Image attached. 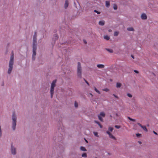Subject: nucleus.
<instances>
[{
  "mask_svg": "<svg viewBox=\"0 0 158 158\" xmlns=\"http://www.w3.org/2000/svg\"><path fill=\"white\" fill-rule=\"evenodd\" d=\"M84 80L85 81V82L87 83V84L88 85H89V83H88V82L85 79H84Z\"/></svg>",
  "mask_w": 158,
  "mask_h": 158,
  "instance_id": "nucleus-35",
  "label": "nucleus"
},
{
  "mask_svg": "<svg viewBox=\"0 0 158 158\" xmlns=\"http://www.w3.org/2000/svg\"><path fill=\"white\" fill-rule=\"evenodd\" d=\"M90 94L91 95V96H93V95L92 94H91V93H90Z\"/></svg>",
  "mask_w": 158,
  "mask_h": 158,
  "instance_id": "nucleus-45",
  "label": "nucleus"
},
{
  "mask_svg": "<svg viewBox=\"0 0 158 158\" xmlns=\"http://www.w3.org/2000/svg\"><path fill=\"white\" fill-rule=\"evenodd\" d=\"M121 85V83H117L116 84V87L117 88H120Z\"/></svg>",
  "mask_w": 158,
  "mask_h": 158,
  "instance_id": "nucleus-16",
  "label": "nucleus"
},
{
  "mask_svg": "<svg viewBox=\"0 0 158 158\" xmlns=\"http://www.w3.org/2000/svg\"><path fill=\"white\" fill-rule=\"evenodd\" d=\"M127 96H128V97H130V98L131 97H132V95H131V94H129V93H128V94H127Z\"/></svg>",
  "mask_w": 158,
  "mask_h": 158,
  "instance_id": "nucleus-33",
  "label": "nucleus"
},
{
  "mask_svg": "<svg viewBox=\"0 0 158 158\" xmlns=\"http://www.w3.org/2000/svg\"><path fill=\"white\" fill-rule=\"evenodd\" d=\"M84 42L85 44L86 43V42L85 41H84Z\"/></svg>",
  "mask_w": 158,
  "mask_h": 158,
  "instance_id": "nucleus-42",
  "label": "nucleus"
},
{
  "mask_svg": "<svg viewBox=\"0 0 158 158\" xmlns=\"http://www.w3.org/2000/svg\"><path fill=\"white\" fill-rule=\"evenodd\" d=\"M106 50L108 51L110 53H112L113 52V51L112 49H108L106 48Z\"/></svg>",
  "mask_w": 158,
  "mask_h": 158,
  "instance_id": "nucleus-17",
  "label": "nucleus"
},
{
  "mask_svg": "<svg viewBox=\"0 0 158 158\" xmlns=\"http://www.w3.org/2000/svg\"><path fill=\"white\" fill-rule=\"evenodd\" d=\"M106 6L107 7H109L110 6V4L109 2V1H106Z\"/></svg>",
  "mask_w": 158,
  "mask_h": 158,
  "instance_id": "nucleus-15",
  "label": "nucleus"
},
{
  "mask_svg": "<svg viewBox=\"0 0 158 158\" xmlns=\"http://www.w3.org/2000/svg\"><path fill=\"white\" fill-rule=\"evenodd\" d=\"M97 66L99 68H103L104 67V65L102 64H98Z\"/></svg>",
  "mask_w": 158,
  "mask_h": 158,
  "instance_id": "nucleus-12",
  "label": "nucleus"
},
{
  "mask_svg": "<svg viewBox=\"0 0 158 158\" xmlns=\"http://www.w3.org/2000/svg\"><path fill=\"white\" fill-rule=\"evenodd\" d=\"M95 122L97 123V124H98V125L101 128H102V125H101L100 124V123H99L98 121H95Z\"/></svg>",
  "mask_w": 158,
  "mask_h": 158,
  "instance_id": "nucleus-21",
  "label": "nucleus"
},
{
  "mask_svg": "<svg viewBox=\"0 0 158 158\" xmlns=\"http://www.w3.org/2000/svg\"><path fill=\"white\" fill-rule=\"evenodd\" d=\"M93 133H94V135L95 136H96V137H99V136H98V133L97 132H93Z\"/></svg>",
  "mask_w": 158,
  "mask_h": 158,
  "instance_id": "nucleus-24",
  "label": "nucleus"
},
{
  "mask_svg": "<svg viewBox=\"0 0 158 158\" xmlns=\"http://www.w3.org/2000/svg\"><path fill=\"white\" fill-rule=\"evenodd\" d=\"M69 3L68 0H65V2L64 5V7L65 9H66L68 6Z\"/></svg>",
  "mask_w": 158,
  "mask_h": 158,
  "instance_id": "nucleus-11",
  "label": "nucleus"
},
{
  "mask_svg": "<svg viewBox=\"0 0 158 158\" xmlns=\"http://www.w3.org/2000/svg\"><path fill=\"white\" fill-rule=\"evenodd\" d=\"M127 29L128 31H134V29L132 27H129L127 28Z\"/></svg>",
  "mask_w": 158,
  "mask_h": 158,
  "instance_id": "nucleus-23",
  "label": "nucleus"
},
{
  "mask_svg": "<svg viewBox=\"0 0 158 158\" xmlns=\"http://www.w3.org/2000/svg\"><path fill=\"white\" fill-rule=\"evenodd\" d=\"M16 115L15 113L14 112L12 115V128L13 130L15 129V127L16 125Z\"/></svg>",
  "mask_w": 158,
  "mask_h": 158,
  "instance_id": "nucleus-3",
  "label": "nucleus"
},
{
  "mask_svg": "<svg viewBox=\"0 0 158 158\" xmlns=\"http://www.w3.org/2000/svg\"><path fill=\"white\" fill-rule=\"evenodd\" d=\"M113 96L116 98H118V97H117V96H116V95L114 94H113Z\"/></svg>",
  "mask_w": 158,
  "mask_h": 158,
  "instance_id": "nucleus-37",
  "label": "nucleus"
},
{
  "mask_svg": "<svg viewBox=\"0 0 158 158\" xmlns=\"http://www.w3.org/2000/svg\"><path fill=\"white\" fill-rule=\"evenodd\" d=\"M109 89L107 88H105L104 89H102V90L106 92H107L109 91Z\"/></svg>",
  "mask_w": 158,
  "mask_h": 158,
  "instance_id": "nucleus-30",
  "label": "nucleus"
},
{
  "mask_svg": "<svg viewBox=\"0 0 158 158\" xmlns=\"http://www.w3.org/2000/svg\"><path fill=\"white\" fill-rule=\"evenodd\" d=\"M131 56L134 59V57L133 55H131Z\"/></svg>",
  "mask_w": 158,
  "mask_h": 158,
  "instance_id": "nucleus-40",
  "label": "nucleus"
},
{
  "mask_svg": "<svg viewBox=\"0 0 158 158\" xmlns=\"http://www.w3.org/2000/svg\"><path fill=\"white\" fill-rule=\"evenodd\" d=\"M153 132L155 134L157 135V133L156 132H155L154 131H153Z\"/></svg>",
  "mask_w": 158,
  "mask_h": 158,
  "instance_id": "nucleus-38",
  "label": "nucleus"
},
{
  "mask_svg": "<svg viewBox=\"0 0 158 158\" xmlns=\"http://www.w3.org/2000/svg\"><path fill=\"white\" fill-rule=\"evenodd\" d=\"M140 135V134H136V135L137 136H139Z\"/></svg>",
  "mask_w": 158,
  "mask_h": 158,
  "instance_id": "nucleus-39",
  "label": "nucleus"
},
{
  "mask_svg": "<svg viewBox=\"0 0 158 158\" xmlns=\"http://www.w3.org/2000/svg\"><path fill=\"white\" fill-rule=\"evenodd\" d=\"M106 133L108 134L109 135V137L114 139H115V138L114 136L113 135L111 134L109 131H106Z\"/></svg>",
  "mask_w": 158,
  "mask_h": 158,
  "instance_id": "nucleus-8",
  "label": "nucleus"
},
{
  "mask_svg": "<svg viewBox=\"0 0 158 158\" xmlns=\"http://www.w3.org/2000/svg\"><path fill=\"white\" fill-rule=\"evenodd\" d=\"M99 24L100 25L103 26L104 24V21H100L99 22Z\"/></svg>",
  "mask_w": 158,
  "mask_h": 158,
  "instance_id": "nucleus-13",
  "label": "nucleus"
},
{
  "mask_svg": "<svg viewBox=\"0 0 158 158\" xmlns=\"http://www.w3.org/2000/svg\"><path fill=\"white\" fill-rule=\"evenodd\" d=\"M113 130V127H109L108 128V131H110L111 132Z\"/></svg>",
  "mask_w": 158,
  "mask_h": 158,
  "instance_id": "nucleus-22",
  "label": "nucleus"
},
{
  "mask_svg": "<svg viewBox=\"0 0 158 158\" xmlns=\"http://www.w3.org/2000/svg\"><path fill=\"white\" fill-rule=\"evenodd\" d=\"M116 115L117 116H118V114H116Z\"/></svg>",
  "mask_w": 158,
  "mask_h": 158,
  "instance_id": "nucleus-44",
  "label": "nucleus"
},
{
  "mask_svg": "<svg viewBox=\"0 0 158 158\" xmlns=\"http://www.w3.org/2000/svg\"><path fill=\"white\" fill-rule=\"evenodd\" d=\"M118 32H117V31L115 32L114 33V35L115 36H117L118 35Z\"/></svg>",
  "mask_w": 158,
  "mask_h": 158,
  "instance_id": "nucleus-29",
  "label": "nucleus"
},
{
  "mask_svg": "<svg viewBox=\"0 0 158 158\" xmlns=\"http://www.w3.org/2000/svg\"><path fill=\"white\" fill-rule=\"evenodd\" d=\"M105 116V113L103 112H101L100 114L98 115V117L99 119L102 122L103 121V119L102 117H104Z\"/></svg>",
  "mask_w": 158,
  "mask_h": 158,
  "instance_id": "nucleus-6",
  "label": "nucleus"
},
{
  "mask_svg": "<svg viewBox=\"0 0 158 158\" xmlns=\"http://www.w3.org/2000/svg\"><path fill=\"white\" fill-rule=\"evenodd\" d=\"M134 72L135 73H139L138 71L136 70H134Z\"/></svg>",
  "mask_w": 158,
  "mask_h": 158,
  "instance_id": "nucleus-36",
  "label": "nucleus"
},
{
  "mask_svg": "<svg viewBox=\"0 0 158 158\" xmlns=\"http://www.w3.org/2000/svg\"><path fill=\"white\" fill-rule=\"evenodd\" d=\"M104 39L106 40H108L110 39V37H109V36L107 35L104 36Z\"/></svg>",
  "mask_w": 158,
  "mask_h": 158,
  "instance_id": "nucleus-18",
  "label": "nucleus"
},
{
  "mask_svg": "<svg viewBox=\"0 0 158 158\" xmlns=\"http://www.w3.org/2000/svg\"><path fill=\"white\" fill-rule=\"evenodd\" d=\"M94 89L96 92L99 94H101L100 92L95 87L94 88Z\"/></svg>",
  "mask_w": 158,
  "mask_h": 158,
  "instance_id": "nucleus-19",
  "label": "nucleus"
},
{
  "mask_svg": "<svg viewBox=\"0 0 158 158\" xmlns=\"http://www.w3.org/2000/svg\"><path fill=\"white\" fill-rule=\"evenodd\" d=\"M115 127L117 129H119L120 128V126H119L115 125Z\"/></svg>",
  "mask_w": 158,
  "mask_h": 158,
  "instance_id": "nucleus-32",
  "label": "nucleus"
},
{
  "mask_svg": "<svg viewBox=\"0 0 158 158\" xmlns=\"http://www.w3.org/2000/svg\"><path fill=\"white\" fill-rule=\"evenodd\" d=\"M36 33L35 32L33 36V55L32 60H34L35 59V56L36 55Z\"/></svg>",
  "mask_w": 158,
  "mask_h": 158,
  "instance_id": "nucleus-1",
  "label": "nucleus"
},
{
  "mask_svg": "<svg viewBox=\"0 0 158 158\" xmlns=\"http://www.w3.org/2000/svg\"><path fill=\"white\" fill-rule=\"evenodd\" d=\"M11 150L12 154L15 155L16 154V149L12 145H11Z\"/></svg>",
  "mask_w": 158,
  "mask_h": 158,
  "instance_id": "nucleus-7",
  "label": "nucleus"
},
{
  "mask_svg": "<svg viewBox=\"0 0 158 158\" xmlns=\"http://www.w3.org/2000/svg\"><path fill=\"white\" fill-rule=\"evenodd\" d=\"M128 118L130 121H135V119H133L131 118H130L129 117H128Z\"/></svg>",
  "mask_w": 158,
  "mask_h": 158,
  "instance_id": "nucleus-25",
  "label": "nucleus"
},
{
  "mask_svg": "<svg viewBox=\"0 0 158 158\" xmlns=\"http://www.w3.org/2000/svg\"><path fill=\"white\" fill-rule=\"evenodd\" d=\"M80 149L81 150L83 151H86V150L85 148L83 147H81L80 148Z\"/></svg>",
  "mask_w": 158,
  "mask_h": 158,
  "instance_id": "nucleus-20",
  "label": "nucleus"
},
{
  "mask_svg": "<svg viewBox=\"0 0 158 158\" xmlns=\"http://www.w3.org/2000/svg\"><path fill=\"white\" fill-rule=\"evenodd\" d=\"M109 32H110V31H111V30H109Z\"/></svg>",
  "mask_w": 158,
  "mask_h": 158,
  "instance_id": "nucleus-43",
  "label": "nucleus"
},
{
  "mask_svg": "<svg viewBox=\"0 0 158 158\" xmlns=\"http://www.w3.org/2000/svg\"><path fill=\"white\" fill-rule=\"evenodd\" d=\"M58 35L57 34H55L54 35V37L53 38V39H54L55 40H56L58 39Z\"/></svg>",
  "mask_w": 158,
  "mask_h": 158,
  "instance_id": "nucleus-14",
  "label": "nucleus"
},
{
  "mask_svg": "<svg viewBox=\"0 0 158 158\" xmlns=\"http://www.w3.org/2000/svg\"><path fill=\"white\" fill-rule=\"evenodd\" d=\"M85 139V142H87V143H88V141H87L86 139Z\"/></svg>",
  "mask_w": 158,
  "mask_h": 158,
  "instance_id": "nucleus-41",
  "label": "nucleus"
},
{
  "mask_svg": "<svg viewBox=\"0 0 158 158\" xmlns=\"http://www.w3.org/2000/svg\"><path fill=\"white\" fill-rule=\"evenodd\" d=\"M82 156L83 157H87V155L86 153H83L82 155Z\"/></svg>",
  "mask_w": 158,
  "mask_h": 158,
  "instance_id": "nucleus-26",
  "label": "nucleus"
},
{
  "mask_svg": "<svg viewBox=\"0 0 158 158\" xmlns=\"http://www.w3.org/2000/svg\"><path fill=\"white\" fill-rule=\"evenodd\" d=\"M139 143H141V142H139Z\"/></svg>",
  "mask_w": 158,
  "mask_h": 158,
  "instance_id": "nucleus-46",
  "label": "nucleus"
},
{
  "mask_svg": "<svg viewBox=\"0 0 158 158\" xmlns=\"http://www.w3.org/2000/svg\"><path fill=\"white\" fill-rule=\"evenodd\" d=\"M77 75L78 77L81 78V64L79 62L78 63L77 68Z\"/></svg>",
  "mask_w": 158,
  "mask_h": 158,
  "instance_id": "nucleus-5",
  "label": "nucleus"
},
{
  "mask_svg": "<svg viewBox=\"0 0 158 158\" xmlns=\"http://www.w3.org/2000/svg\"><path fill=\"white\" fill-rule=\"evenodd\" d=\"M56 81V80H54L52 82L51 87L50 93L51 95V98H52L54 94V88L55 86Z\"/></svg>",
  "mask_w": 158,
  "mask_h": 158,
  "instance_id": "nucleus-4",
  "label": "nucleus"
},
{
  "mask_svg": "<svg viewBox=\"0 0 158 158\" xmlns=\"http://www.w3.org/2000/svg\"><path fill=\"white\" fill-rule=\"evenodd\" d=\"M94 11L96 13H97V14H100V12L97 10H94Z\"/></svg>",
  "mask_w": 158,
  "mask_h": 158,
  "instance_id": "nucleus-34",
  "label": "nucleus"
},
{
  "mask_svg": "<svg viewBox=\"0 0 158 158\" xmlns=\"http://www.w3.org/2000/svg\"><path fill=\"white\" fill-rule=\"evenodd\" d=\"M137 124L140 126L143 129V130L146 131H147L148 130L145 126H143L141 125V124L139 123H138Z\"/></svg>",
  "mask_w": 158,
  "mask_h": 158,
  "instance_id": "nucleus-9",
  "label": "nucleus"
},
{
  "mask_svg": "<svg viewBox=\"0 0 158 158\" xmlns=\"http://www.w3.org/2000/svg\"><path fill=\"white\" fill-rule=\"evenodd\" d=\"M14 63V53L12 52L11 54L10 60L9 63V68L8 69V73L10 74L11 73L13 69V66Z\"/></svg>",
  "mask_w": 158,
  "mask_h": 158,
  "instance_id": "nucleus-2",
  "label": "nucleus"
},
{
  "mask_svg": "<svg viewBox=\"0 0 158 158\" xmlns=\"http://www.w3.org/2000/svg\"><path fill=\"white\" fill-rule=\"evenodd\" d=\"M113 8L114 10H116L117 8V6L115 5H114Z\"/></svg>",
  "mask_w": 158,
  "mask_h": 158,
  "instance_id": "nucleus-28",
  "label": "nucleus"
},
{
  "mask_svg": "<svg viewBox=\"0 0 158 158\" xmlns=\"http://www.w3.org/2000/svg\"><path fill=\"white\" fill-rule=\"evenodd\" d=\"M74 105H75V106L76 107H78V104L76 101H75V102Z\"/></svg>",
  "mask_w": 158,
  "mask_h": 158,
  "instance_id": "nucleus-27",
  "label": "nucleus"
},
{
  "mask_svg": "<svg viewBox=\"0 0 158 158\" xmlns=\"http://www.w3.org/2000/svg\"><path fill=\"white\" fill-rule=\"evenodd\" d=\"M141 17L142 19H146L147 18V16L145 14L143 13L142 14Z\"/></svg>",
  "mask_w": 158,
  "mask_h": 158,
  "instance_id": "nucleus-10",
  "label": "nucleus"
},
{
  "mask_svg": "<svg viewBox=\"0 0 158 158\" xmlns=\"http://www.w3.org/2000/svg\"><path fill=\"white\" fill-rule=\"evenodd\" d=\"M2 135V130L1 126H0V137H1Z\"/></svg>",
  "mask_w": 158,
  "mask_h": 158,
  "instance_id": "nucleus-31",
  "label": "nucleus"
}]
</instances>
